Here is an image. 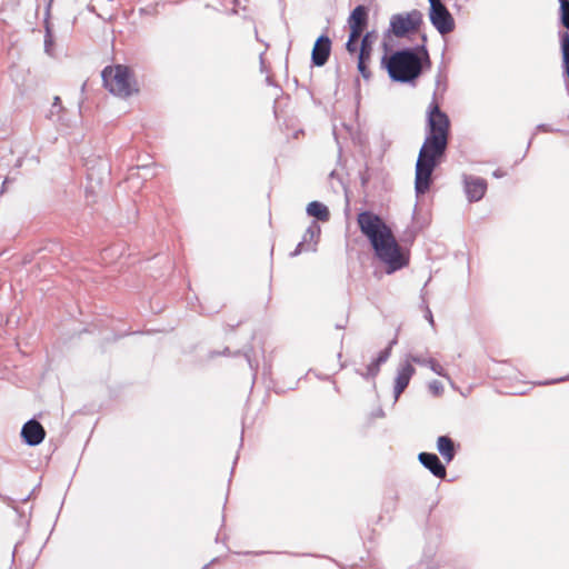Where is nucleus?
I'll return each mask as SVG.
<instances>
[{"label": "nucleus", "mask_w": 569, "mask_h": 569, "mask_svg": "<svg viewBox=\"0 0 569 569\" xmlns=\"http://www.w3.org/2000/svg\"><path fill=\"white\" fill-rule=\"evenodd\" d=\"M357 221L361 232L369 239L376 257L386 266L387 273H393L409 264V250L400 247L391 229L379 216L363 211L358 214Z\"/></svg>", "instance_id": "f257e3e1"}, {"label": "nucleus", "mask_w": 569, "mask_h": 569, "mask_svg": "<svg viewBox=\"0 0 569 569\" xmlns=\"http://www.w3.org/2000/svg\"><path fill=\"white\" fill-rule=\"evenodd\" d=\"M447 144L446 139L426 136L416 163L415 188L418 194H423L429 189L431 174L443 156Z\"/></svg>", "instance_id": "f03ea898"}, {"label": "nucleus", "mask_w": 569, "mask_h": 569, "mask_svg": "<svg viewBox=\"0 0 569 569\" xmlns=\"http://www.w3.org/2000/svg\"><path fill=\"white\" fill-rule=\"evenodd\" d=\"M387 70L392 80L410 82L420 76L422 61L413 50L403 49L390 56L387 62Z\"/></svg>", "instance_id": "7ed1b4c3"}, {"label": "nucleus", "mask_w": 569, "mask_h": 569, "mask_svg": "<svg viewBox=\"0 0 569 569\" xmlns=\"http://www.w3.org/2000/svg\"><path fill=\"white\" fill-rule=\"evenodd\" d=\"M102 80L112 94L127 98L138 91L137 83L128 67L117 64L102 71Z\"/></svg>", "instance_id": "20e7f679"}, {"label": "nucleus", "mask_w": 569, "mask_h": 569, "mask_svg": "<svg viewBox=\"0 0 569 569\" xmlns=\"http://www.w3.org/2000/svg\"><path fill=\"white\" fill-rule=\"evenodd\" d=\"M422 22V13L419 10L396 13L391 16L388 32L397 38H402L418 30Z\"/></svg>", "instance_id": "39448f33"}, {"label": "nucleus", "mask_w": 569, "mask_h": 569, "mask_svg": "<svg viewBox=\"0 0 569 569\" xmlns=\"http://www.w3.org/2000/svg\"><path fill=\"white\" fill-rule=\"evenodd\" d=\"M427 136L448 140L450 120L433 100L427 110Z\"/></svg>", "instance_id": "423d86ee"}, {"label": "nucleus", "mask_w": 569, "mask_h": 569, "mask_svg": "<svg viewBox=\"0 0 569 569\" xmlns=\"http://www.w3.org/2000/svg\"><path fill=\"white\" fill-rule=\"evenodd\" d=\"M430 3L429 19L440 34H447L455 29V19L441 0H428Z\"/></svg>", "instance_id": "0eeeda50"}, {"label": "nucleus", "mask_w": 569, "mask_h": 569, "mask_svg": "<svg viewBox=\"0 0 569 569\" xmlns=\"http://www.w3.org/2000/svg\"><path fill=\"white\" fill-rule=\"evenodd\" d=\"M416 373V369L412 365L403 359L397 367L396 377H395V386H393V399L395 402L399 399L400 395L408 387L412 376Z\"/></svg>", "instance_id": "6e6552de"}, {"label": "nucleus", "mask_w": 569, "mask_h": 569, "mask_svg": "<svg viewBox=\"0 0 569 569\" xmlns=\"http://www.w3.org/2000/svg\"><path fill=\"white\" fill-rule=\"evenodd\" d=\"M465 192L470 202L479 201L487 191V182L485 179L476 176L463 174L462 178Z\"/></svg>", "instance_id": "1a4fd4ad"}, {"label": "nucleus", "mask_w": 569, "mask_h": 569, "mask_svg": "<svg viewBox=\"0 0 569 569\" xmlns=\"http://www.w3.org/2000/svg\"><path fill=\"white\" fill-rule=\"evenodd\" d=\"M367 21H368L367 8L363 6L356 7L352 10V12L348 19L351 39L360 38V36L363 32L365 27L367 26Z\"/></svg>", "instance_id": "9d476101"}, {"label": "nucleus", "mask_w": 569, "mask_h": 569, "mask_svg": "<svg viewBox=\"0 0 569 569\" xmlns=\"http://www.w3.org/2000/svg\"><path fill=\"white\" fill-rule=\"evenodd\" d=\"M46 436L43 427L37 420L27 421L21 429V437L29 446L40 445Z\"/></svg>", "instance_id": "9b49d317"}, {"label": "nucleus", "mask_w": 569, "mask_h": 569, "mask_svg": "<svg viewBox=\"0 0 569 569\" xmlns=\"http://www.w3.org/2000/svg\"><path fill=\"white\" fill-rule=\"evenodd\" d=\"M320 236V227L317 222H312L306 230L301 242L297 246L292 256H298L303 251H316L318 238Z\"/></svg>", "instance_id": "f8f14e48"}, {"label": "nucleus", "mask_w": 569, "mask_h": 569, "mask_svg": "<svg viewBox=\"0 0 569 569\" xmlns=\"http://www.w3.org/2000/svg\"><path fill=\"white\" fill-rule=\"evenodd\" d=\"M331 41L327 36H320L312 49V62L321 67L323 66L330 54Z\"/></svg>", "instance_id": "ddd939ff"}, {"label": "nucleus", "mask_w": 569, "mask_h": 569, "mask_svg": "<svg viewBox=\"0 0 569 569\" xmlns=\"http://www.w3.org/2000/svg\"><path fill=\"white\" fill-rule=\"evenodd\" d=\"M420 463L427 468L433 476L445 478L447 475L446 467L435 453L421 452L418 456Z\"/></svg>", "instance_id": "4468645a"}, {"label": "nucleus", "mask_w": 569, "mask_h": 569, "mask_svg": "<svg viewBox=\"0 0 569 569\" xmlns=\"http://www.w3.org/2000/svg\"><path fill=\"white\" fill-rule=\"evenodd\" d=\"M437 449L447 462H450L455 457L453 441L447 436H440L437 439Z\"/></svg>", "instance_id": "2eb2a0df"}, {"label": "nucleus", "mask_w": 569, "mask_h": 569, "mask_svg": "<svg viewBox=\"0 0 569 569\" xmlns=\"http://www.w3.org/2000/svg\"><path fill=\"white\" fill-rule=\"evenodd\" d=\"M307 213L309 216L317 218L320 221H327L330 216L328 208L319 201L310 202L307 207Z\"/></svg>", "instance_id": "dca6fc26"}, {"label": "nucleus", "mask_w": 569, "mask_h": 569, "mask_svg": "<svg viewBox=\"0 0 569 569\" xmlns=\"http://www.w3.org/2000/svg\"><path fill=\"white\" fill-rule=\"evenodd\" d=\"M561 49L565 73L569 77V33L563 32L561 36Z\"/></svg>", "instance_id": "f3484780"}, {"label": "nucleus", "mask_w": 569, "mask_h": 569, "mask_svg": "<svg viewBox=\"0 0 569 569\" xmlns=\"http://www.w3.org/2000/svg\"><path fill=\"white\" fill-rule=\"evenodd\" d=\"M370 56L371 54L369 52H365L363 50H360L358 54V70L366 79H368L370 76V72L366 64L367 61L370 59Z\"/></svg>", "instance_id": "a211bd4d"}, {"label": "nucleus", "mask_w": 569, "mask_h": 569, "mask_svg": "<svg viewBox=\"0 0 569 569\" xmlns=\"http://www.w3.org/2000/svg\"><path fill=\"white\" fill-rule=\"evenodd\" d=\"M405 361H408L410 365L412 363H417L419 366H426V367H429L432 358L430 357H425L422 355H418V353H409V355H406V357L403 358Z\"/></svg>", "instance_id": "6ab92c4d"}, {"label": "nucleus", "mask_w": 569, "mask_h": 569, "mask_svg": "<svg viewBox=\"0 0 569 569\" xmlns=\"http://www.w3.org/2000/svg\"><path fill=\"white\" fill-rule=\"evenodd\" d=\"M560 2V19L565 28L569 29V0H558Z\"/></svg>", "instance_id": "aec40b11"}, {"label": "nucleus", "mask_w": 569, "mask_h": 569, "mask_svg": "<svg viewBox=\"0 0 569 569\" xmlns=\"http://www.w3.org/2000/svg\"><path fill=\"white\" fill-rule=\"evenodd\" d=\"M373 41V34L371 32H367L361 40L360 50H363L365 52H369L371 54Z\"/></svg>", "instance_id": "412c9836"}, {"label": "nucleus", "mask_w": 569, "mask_h": 569, "mask_svg": "<svg viewBox=\"0 0 569 569\" xmlns=\"http://www.w3.org/2000/svg\"><path fill=\"white\" fill-rule=\"evenodd\" d=\"M380 366L381 365H379L375 359L371 363L367 366L366 372L361 373V376L365 377L366 379L375 378L380 371Z\"/></svg>", "instance_id": "4be33fe9"}, {"label": "nucleus", "mask_w": 569, "mask_h": 569, "mask_svg": "<svg viewBox=\"0 0 569 569\" xmlns=\"http://www.w3.org/2000/svg\"><path fill=\"white\" fill-rule=\"evenodd\" d=\"M428 368H430L436 375L450 380V378L447 375V372L443 369V367L438 361H436L433 358H432V360H431V362H430Z\"/></svg>", "instance_id": "5701e85b"}, {"label": "nucleus", "mask_w": 569, "mask_h": 569, "mask_svg": "<svg viewBox=\"0 0 569 569\" xmlns=\"http://www.w3.org/2000/svg\"><path fill=\"white\" fill-rule=\"evenodd\" d=\"M395 343H396V341H395V340H393V341H391V342L389 343V346L378 355V357L376 358V361H377L379 365L385 363V362L389 359L390 353H391V348H392V346H393Z\"/></svg>", "instance_id": "b1692460"}, {"label": "nucleus", "mask_w": 569, "mask_h": 569, "mask_svg": "<svg viewBox=\"0 0 569 569\" xmlns=\"http://www.w3.org/2000/svg\"><path fill=\"white\" fill-rule=\"evenodd\" d=\"M395 343H396V341H395V340H393V341H391V342L389 343V346L378 355V357L376 358V361H377L379 365L385 363V362L389 359L390 353H391V348H392V346H393Z\"/></svg>", "instance_id": "393cba45"}, {"label": "nucleus", "mask_w": 569, "mask_h": 569, "mask_svg": "<svg viewBox=\"0 0 569 569\" xmlns=\"http://www.w3.org/2000/svg\"><path fill=\"white\" fill-rule=\"evenodd\" d=\"M428 389L433 396H440L443 391V386L440 381L432 380L429 382Z\"/></svg>", "instance_id": "a878e982"}, {"label": "nucleus", "mask_w": 569, "mask_h": 569, "mask_svg": "<svg viewBox=\"0 0 569 569\" xmlns=\"http://www.w3.org/2000/svg\"><path fill=\"white\" fill-rule=\"evenodd\" d=\"M52 34L48 21H46V37H44V49L46 52L50 53L52 47Z\"/></svg>", "instance_id": "bb28decb"}, {"label": "nucleus", "mask_w": 569, "mask_h": 569, "mask_svg": "<svg viewBox=\"0 0 569 569\" xmlns=\"http://www.w3.org/2000/svg\"><path fill=\"white\" fill-rule=\"evenodd\" d=\"M357 41L358 39H351V34L349 36L348 42L346 44V48L349 52H356L357 51Z\"/></svg>", "instance_id": "cd10ccee"}, {"label": "nucleus", "mask_w": 569, "mask_h": 569, "mask_svg": "<svg viewBox=\"0 0 569 569\" xmlns=\"http://www.w3.org/2000/svg\"><path fill=\"white\" fill-rule=\"evenodd\" d=\"M61 109L62 108H53V106H51V109H50L49 113L47 114V117L50 120H54V117L60 113Z\"/></svg>", "instance_id": "c85d7f7f"}, {"label": "nucleus", "mask_w": 569, "mask_h": 569, "mask_svg": "<svg viewBox=\"0 0 569 569\" xmlns=\"http://www.w3.org/2000/svg\"><path fill=\"white\" fill-rule=\"evenodd\" d=\"M426 319L429 321V323L431 326L435 325L433 317H432L431 310L429 308H427V311H426Z\"/></svg>", "instance_id": "c756f323"}, {"label": "nucleus", "mask_w": 569, "mask_h": 569, "mask_svg": "<svg viewBox=\"0 0 569 569\" xmlns=\"http://www.w3.org/2000/svg\"><path fill=\"white\" fill-rule=\"evenodd\" d=\"M537 129H538V130H542V131H549V132H552V131H553V129H551V128H550L549 126H547V124H539V126L537 127Z\"/></svg>", "instance_id": "7c9ffc66"}, {"label": "nucleus", "mask_w": 569, "mask_h": 569, "mask_svg": "<svg viewBox=\"0 0 569 569\" xmlns=\"http://www.w3.org/2000/svg\"><path fill=\"white\" fill-rule=\"evenodd\" d=\"M52 106H53V108H62L59 97H54Z\"/></svg>", "instance_id": "2f4dec72"}, {"label": "nucleus", "mask_w": 569, "mask_h": 569, "mask_svg": "<svg viewBox=\"0 0 569 569\" xmlns=\"http://www.w3.org/2000/svg\"><path fill=\"white\" fill-rule=\"evenodd\" d=\"M421 52L423 53L426 60L428 61L429 60V57H428V52L427 50L425 49V47L421 48Z\"/></svg>", "instance_id": "473e14b6"}, {"label": "nucleus", "mask_w": 569, "mask_h": 569, "mask_svg": "<svg viewBox=\"0 0 569 569\" xmlns=\"http://www.w3.org/2000/svg\"><path fill=\"white\" fill-rule=\"evenodd\" d=\"M140 169H143V170H146V171H149V170H150V168H149L148 166H142Z\"/></svg>", "instance_id": "72a5a7b5"}, {"label": "nucleus", "mask_w": 569, "mask_h": 569, "mask_svg": "<svg viewBox=\"0 0 569 569\" xmlns=\"http://www.w3.org/2000/svg\"><path fill=\"white\" fill-rule=\"evenodd\" d=\"M566 379H569V377H568V378H560V379H557V380H555V382L565 381Z\"/></svg>", "instance_id": "f704fd0d"}, {"label": "nucleus", "mask_w": 569, "mask_h": 569, "mask_svg": "<svg viewBox=\"0 0 569 569\" xmlns=\"http://www.w3.org/2000/svg\"><path fill=\"white\" fill-rule=\"evenodd\" d=\"M495 177H500V172H495Z\"/></svg>", "instance_id": "c9c22d12"}, {"label": "nucleus", "mask_w": 569, "mask_h": 569, "mask_svg": "<svg viewBox=\"0 0 569 569\" xmlns=\"http://www.w3.org/2000/svg\"><path fill=\"white\" fill-rule=\"evenodd\" d=\"M495 177H500V172H495Z\"/></svg>", "instance_id": "e433bc0d"}]
</instances>
